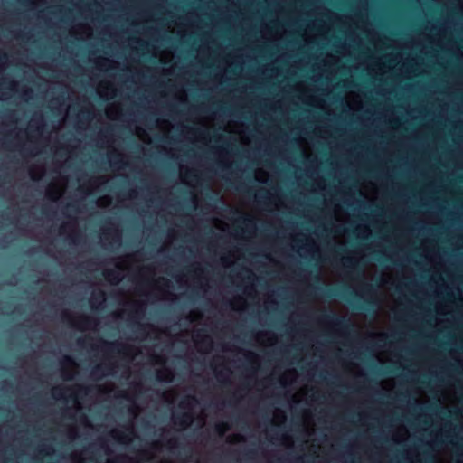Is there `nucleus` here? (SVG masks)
<instances>
[{
	"mask_svg": "<svg viewBox=\"0 0 463 463\" xmlns=\"http://www.w3.org/2000/svg\"><path fill=\"white\" fill-rule=\"evenodd\" d=\"M318 320L321 323L329 324L336 327L339 330L345 331L350 328L349 320L345 317L336 315L334 312H323Z\"/></svg>",
	"mask_w": 463,
	"mask_h": 463,
	"instance_id": "obj_1",
	"label": "nucleus"
},
{
	"mask_svg": "<svg viewBox=\"0 0 463 463\" xmlns=\"http://www.w3.org/2000/svg\"><path fill=\"white\" fill-rule=\"evenodd\" d=\"M103 349L109 354H127L130 349L129 346L123 345L119 342H108L104 339H100Z\"/></svg>",
	"mask_w": 463,
	"mask_h": 463,
	"instance_id": "obj_2",
	"label": "nucleus"
},
{
	"mask_svg": "<svg viewBox=\"0 0 463 463\" xmlns=\"http://www.w3.org/2000/svg\"><path fill=\"white\" fill-rule=\"evenodd\" d=\"M115 365L113 364H98L91 369L90 374L93 377L99 378L101 375L113 374V369Z\"/></svg>",
	"mask_w": 463,
	"mask_h": 463,
	"instance_id": "obj_3",
	"label": "nucleus"
},
{
	"mask_svg": "<svg viewBox=\"0 0 463 463\" xmlns=\"http://www.w3.org/2000/svg\"><path fill=\"white\" fill-rule=\"evenodd\" d=\"M193 419V415L189 412H180L173 415L174 423L183 428L189 426Z\"/></svg>",
	"mask_w": 463,
	"mask_h": 463,
	"instance_id": "obj_4",
	"label": "nucleus"
},
{
	"mask_svg": "<svg viewBox=\"0 0 463 463\" xmlns=\"http://www.w3.org/2000/svg\"><path fill=\"white\" fill-rule=\"evenodd\" d=\"M319 290L321 291L322 295L325 298H342L343 299H345L347 302L351 303V300L345 296V294L336 288L327 287V288H320Z\"/></svg>",
	"mask_w": 463,
	"mask_h": 463,
	"instance_id": "obj_5",
	"label": "nucleus"
},
{
	"mask_svg": "<svg viewBox=\"0 0 463 463\" xmlns=\"http://www.w3.org/2000/svg\"><path fill=\"white\" fill-rule=\"evenodd\" d=\"M97 324V319L84 316L80 318L76 326L79 329L85 330L96 326Z\"/></svg>",
	"mask_w": 463,
	"mask_h": 463,
	"instance_id": "obj_6",
	"label": "nucleus"
},
{
	"mask_svg": "<svg viewBox=\"0 0 463 463\" xmlns=\"http://www.w3.org/2000/svg\"><path fill=\"white\" fill-rule=\"evenodd\" d=\"M105 300H106V294H105V292L102 291V290H99V292H93L92 293V295L90 297V303L91 307L95 308L98 306H99L102 303H104Z\"/></svg>",
	"mask_w": 463,
	"mask_h": 463,
	"instance_id": "obj_7",
	"label": "nucleus"
},
{
	"mask_svg": "<svg viewBox=\"0 0 463 463\" xmlns=\"http://www.w3.org/2000/svg\"><path fill=\"white\" fill-rule=\"evenodd\" d=\"M343 265H344V267L349 269L351 273H355L359 276L362 274L361 269L359 268L357 262L354 261L350 257L344 258Z\"/></svg>",
	"mask_w": 463,
	"mask_h": 463,
	"instance_id": "obj_8",
	"label": "nucleus"
},
{
	"mask_svg": "<svg viewBox=\"0 0 463 463\" xmlns=\"http://www.w3.org/2000/svg\"><path fill=\"white\" fill-rule=\"evenodd\" d=\"M103 275L107 279L110 280L114 284H117L121 280L119 274L113 269L105 270Z\"/></svg>",
	"mask_w": 463,
	"mask_h": 463,
	"instance_id": "obj_9",
	"label": "nucleus"
},
{
	"mask_svg": "<svg viewBox=\"0 0 463 463\" xmlns=\"http://www.w3.org/2000/svg\"><path fill=\"white\" fill-rule=\"evenodd\" d=\"M377 306V302L372 299H364L363 304L354 306L357 309L361 310H371Z\"/></svg>",
	"mask_w": 463,
	"mask_h": 463,
	"instance_id": "obj_10",
	"label": "nucleus"
},
{
	"mask_svg": "<svg viewBox=\"0 0 463 463\" xmlns=\"http://www.w3.org/2000/svg\"><path fill=\"white\" fill-rule=\"evenodd\" d=\"M156 380L159 381V382H163V381L172 382L173 377H172L171 371L165 370L164 372H157V373H156Z\"/></svg>",
	"mask_w": 463,
	"mask_h": 463,
	"instance_id": "obj_11",
	"label": "nucleus"
},
{
	"mask_svg": "<svg viewBox=\"0 0 463 463\" xmlns=\"http://www.w3.org/2000/svg\"><path fill=\"white\" fill-rule=\"evenodd\" d=\"M52 395L56 400H65V389L63 387H54Z\"/></svg>",
	"mask_w": 463,
	"mask_h": 463,
	"instance_id": "obj_12",
	"label": "nucleus"
},
{
	"mask_svg": "<svg viewBox=\"0 0 463 463\" xmlns=\"http://www.w3.org/2000/svg\"><path fill=\"white\" fill-rule=\"evenodd\" d=\"M230 429V426L227 423L222 422L218 423L215 426V431L218 433L219 436H223L226 430Z\"/></svg>",
	"mask_w": 463,
	"mask_h": 463,
	"instance_id": "obj_13",
	"label": "nucleus"
},
{
	"mask_svg": "<svg viewBox=\"0 0 463 463\" xmlns=\"http://www.w3.org/2000/svg\"><path fill=\"white\" fill-rule=\"evenodd\" d=\"M243 224L250 228H255L254 219L249 216H242L240 220Z\"/></svg>",
	"mask_w": 463,
	"mask_h": 463,
	"instance_id": "obj_14",
	"label": "nucleus"
},
{
	"mask_svg": "<svg viewBox=\"0 0 463 463\" xmlns=\"http://www.w3.org/2000/svg\"><path fill=\"white\" fill-rule=\"evenodd\" d=\"M195 401L196 399L194 396H187L184 400L181 402L180 406L184 408L189 407L190 403Z\"/></svg>",
	"mask_w": 463,
	"mask_h": 463,
	"instance_id": "obj_15",
	"label": "nucleus"
},
{
	"mask_svg": "<svg viewBox=\"0 0 463 463\" xmlns=\"http://www.w3.org/2000/svg\"><path fill=\"white\" fill-rule=\"evenodd\" d=\"M364 294L372 295V294L375 293V288L372 284H364Z\"/></svg>",
	"mask_w": 463,
	"mask_h": 463,
	"instance_id": "obj_16",
	"label": "nucleus"
},
{
	"mask_svg": "<svg viewBox=\"0 0 463 463\" xmlns=\"http://www.w3.org/2000/svg\"><path fill=\"white\" fill-rule=\"evenodd\" d=\"M111 163L113 165H118V167H121L123 165H125L120 158V155L118 154L114 156V160Z\"/></svg>",
	"mask_w": 463,
	"mask_h": 463,
	"instance_id": "obj_17",
	"label": "nucleus"
},
{
	"mask_svg": "<svg viewBox=\"0 0 463 463\" xmlns=\"http://www.w3.org/2000/svg\"><path fill=\"white\" fill-rule=\"evenodd\" d=\"M63 363L67 364H75L73 358L69 355L64 356Z\"/></svg>",
	"mask_w": 463,
	"mask_h": 463,
	"instance_id": "obj_18",
	"label": "nucleus"
},
{
	"mask_svg": "<svg viewBox=\"0 0 463 463\" xmlns=\"http://www.w3.org/2000/svg\"><path fill=\"white\" fill-rule=\"evenodd\" d=\"M82 116L84 118H86L87 119H90V116H91V112L90 110H83L82 111Z\"/></svg>",
	"mask_w": 463,
	"mask_h": 463,
	"instance_id": "obj_19",
	"label": "nucleus"
},
{
	"mask_svg": "<svg viewBox=\"0 0 463 463\" xmlns=\"http://www.w3.org/2000/svg\"><path fill=\"white\" fill-rule=\"evenodd\" d=\"M144 330H145V326L140 324V323H138L137 324V331L141 332V333H144Z\"/></svg>",
	"mask_w": 463,
	"mask_h": 463,
	"instance_id": "obj_20",
	"label": "nucleus"
},
{
	"mask_svg": "<svg viewBox=\"0 0 463 463\" xmlns=\"http://www.w3.org/2000/svg\"><path fill=\"white\" fill-rule=\"evenodd\" d=\"M7 60V54L0 52V61H5Z\"/></svg>",
	"mask_w": 463,
	"mask_h": 463,
	"instance_id": "obj_21",
	"label": "nucleus"
},
{
	"mask_svg": "<svg viewBox=\"0 0 463 463\" xmlns=\"http://www.w3.org/2000/svg\"><path fill=\"white\" fill-rule=\"evenodd\" d=\"M168 444H169L171 447H177V446H178V444H177V442H176V440H175V439H170V440L168 441Z\"/></svg>",
	"mask_w": 463,
	"mask_h": 463,
	"instance_id": "obj_22",
	"label": "nucleus"
},
{
	"mask_svg": "<svg viewBox=\"0 0 463 463\" xmlns=\"http://www.w3.org/2000/svg\"><path fill=\"white\" fill-rule=\"evenodd\" d=\"M218 166H219L222 170H227V169L229 168V165H224V164H222V163H219V164H218Z\"/></svg>",
	"mask_w": 463,
	"mask_h": 463,
	"instance_id": "obj_23",
	"label": "nucleus"
},
{
	"mask_svg": "<svg viewBox=\"0 0 463 463\" xmlns=\"http://www.w3.org/2000/svg\"><path fill=\"white\" fill-rule=\"evenodd\" d=\"M68 208H69L70 210L73 211V212H77V210H78V209H77V207H76V205H75L74 203H71V204H69V205H68Z\"/></svg>",
	"mask_w": 463,
	"mask_h": 463,
	"instance_id": "obj_24",
	"label": "nucleus"
},
{
	"mask_svg": "<svg viewBox=\"0 0 463 463\" xmlns=\"http://www.w3.org/2000/svg\"><path fill=\"white\" fill-rule=\"evenodd\" d=\"M80 421H81V422H85V421H87V417H86V415H85V414H81V415L80 416Z\"/></svg>",
	"mask_w": 463,
	"mask_h": 463,
	"instance_id": "obj_25",
	"label": "nucleus"
},
{
	"mask_svg": "<svg viewBox=\"0 0 463 463\" xmlns=\"http://www.w3.org/2000/svg\"><path fill=\"white\" fill-rule=\"evenodd\" d=\"M134 313L139 315V314L143 313V310L138 307L134 309Z\"/></svg>",
	"mask_w": 463,
	"mask_h": 463,
	"instance_id": "obj_26",
	"label": "nucleus"
},
{
	"mask_svg": "<svg viewBox=\"0 0 463 463\" xmlns=\"http://www.w3.org/2000/svg\"><path fill=\"white\" fill-rule=\"evenodd\" d=\"M126 438L125 435L123 434H120L119 437L118 438V440L120 441V442H124V439Z\"/></svg>",
	"mask_w": 463,
	"mask_h": 463,
	"instance_id": "obj_27",
	"label": "nucleus"
},
{
	"mask_svg": "<svg viewBox=\"0 0 463 463\" xmlns=\"http://www.w3.org/2000/svg\"><path fill=\"white\" fill-rule=\"evenodd\" d=\"M62 317H63V319H69V318H70V315H69V313H68V312H64V313L62 314Z\"/></svg>",
	"mask_w": 463,
	"mask_h": 463,
	"instance_id": "obj_28",
	"label": "nucleus"
},
{
	"mask_svg": "<svg viewBox=\"0 0 463 463\" xmlns=\"http://www.w3.org/2000/svg\"><path fill=\"white\" fill-rule=\"evenodd\" d=\"M208 340H209V337H208V336H206V335H204V336H203V337H202V341H201V342H202V343H205V342L210 343Z\"/></svg>",
	"mask_w": 463,
	"mask_h": 463,
	"instance_id": "obj_29",
	"label": "nucleus"
},
{
	"mask_svg": "<svg viewBox=\"0 0 463 463\" xmlns=\"http://www.w3.org/2000/svg\"><path fill=\"white\" fill-rule=\"evenodd\" d=\"M254 453H255V451H254V450H249V451H247V452H246V456L250 458V457L251 455H253Z\"/></svg>",
	"mask_w": 463,
	"mask_h": 463,
	"instance_id": "obj_30",
	"label": "nucleus"
},
{
	"mask_svg": "<svg viewBox=\"0 0 463 463\" xmlns=\"http://www.w3.org/2000/svg\"><path fill=\"white\" fill-rule=\"evenodd\" d=\"M80 391H83L84 392V394H87L88 391H89V388L88 387H81L80 388Z\"/></svg>",
	"mask_w": 463,
	"mask_h": 463,
	"instance_id": "obj_31",
	"label": "nucleus"
},
{
	"mask_svg": "<svg viewBox=\"0 0 463 463\" xmlns=\"http://www.w3.org/2000/svg\"><path fill=\"white\" fill-rule=\"evenodd\" d=\"M256 197L258 199L266 198V194H260L259 195H256Z\"/></svg>",
	"mask_w": 463,
	"mask_h": 463,
	"instance_id": "obj_32",
	"label": "nucleus"
},
{
	"mask_svg": "<svg viewBox=\"0 0 463 463\" xmlns=\"http://www.w3.org/2000/svg\"><path fill=\"white\" fill-rule=\"evenodd\" d=\"M78 345H82L84 344V340L82 338L78 339Z\"/></svg>",
	"mask_w": 463,
	"mask_h": 463,
	"instance_id": "obj_33",
	"label": "nucleus"
},
{
	"mask_svg": "<svg viewBox=\"0 0 463 463\" xmlns=\"http://www.w3.org/2000/svg\"><path fill=\"white\" fill-rule=\"evenodd\" d=\"M354 297H355V300H356V301H360V300H361V298H363L362 296H359V295H357V294H355V295H354Z\"/></svg>",
	"mask_w": 463,
	"mask_h": 463,
	"instance_id": "obj_34",
	"label": "nucleus"
},
{
	"mask_svg": "<svg viewBox=\"0 0 463 463\" xmlns=\"http://www.w3.org/2000/svg\"><path fill=\"white\" fill-rule=\"evenodd\" d=\"M128 196L129 197H134L135 196V191H130L129 194H128Z\"/></svg>",
	"mask_w": 463,
	"mask_h": 463,
	"instance_id": "obj_35",
	"label": "nucleus"
},
{
	"mask_svg": "<svg viewBox=\"0 0 463 463\" xmlns=\"http://www.w3.org/2000/svg\"><path fill=\"white\" fill-rule=\"evenodd\" d=\"M430 409H431V410H435V411H438V410H439V407H438V406H431V407H430Z\"/></svg>",
	"mask_w": 463,
	"mask_h": 463,
	"instance_id": "obj_36",
	"label": "nucleus"
},
{
	"mask_svg": "<svg viewBox=\"0 0 463 463\" xmlns=\"http://www.w3.org/2000/svg\"><path fill=\"white\" fill-rule=\"evenodd\" d=\"M30 93H32V90H25V91H24V94H26V95H27V94H30Z\"/></svg>",
	"mask_w": 463,
	"mask_h": 463,
	"instance_id": "obj_37",
	"label": "nucleus"
},
{
	"mask_svg": "<svg viewBox=\"0 0 463 463\" xmlns=\"http://www.w3.org/2000/svg\"><path fill=\"white\" fill-rule=\"evenodd\" d=\"M43 214H47V208H45V207L43 208Z\"/></svg>",
	"mask_w": 463,
	"mask_h": 463,
	"instance_id": "obj_38",
	"label": "nucleus"
},
{
	"mask_svg": "<svg viewBox=\"0 0 463 463\" xmlns=\"http://www.w3.org/2000/svg\"><path fill=\"white\" fill-rule=\"evenodd\" d=\"M188 175H189V176L195 177V175H193V173H192V172H188Z\"/></svg>",
	"mask_w": 463,
	"mask_h": 463,
	"instance_id": "obj_39",
	"label": "nucleus"
},
{
	"mask_svg": "<svg viewBox=\"0 0 463 463\" xmlns=\"http://www.w3.org/2000/svg\"><path fill=\"white\" fill-rule=\"evenodd\" d=\"M162 280L165 281L166 284H169V281L165 279V278H162Z\"/></svg>",
	"mask_w": 463,
	"mask_h": 463,
	"instance_id": "obj_40",
	"label": "nucleus"
},
{
	"mask_svg": "<svg viewBox=\"0 0 463 463\" xmlns=\"http://www.w3.org/2000/svg\"><path fill=\"white\" fill-rule=\"evenodd\" d=\"M162 280L165 281L166 284H169V281L165 279V278H162Z\"/></svg>",
	"mask_w": 463,
	"mask_h": 463,
	"instance_id": "obj_41",
	"label": "nucleus"
},
{
	"mask_svg": "<svg viewBox=\"0 0 463 463\" xmlns=\"http://www.w3.org/2000/svg\"><path fill=\"white\" fill-rule=\"evenodd\" d=\"M162 280L165 281L166 284H169V281L165 279V278H162Z\"/></svg>",
	"mask_w": 463,
	"mask_h": 463,
	"instance_id": "obj_42",
	"label": "nucleus"
},
{
	"mask_svg": "<svg viewBox=\"0 0 463 463\" xmlns=\"http://www.w3.org/2000/svg\"><path fill=\"white\" fill-rule=\"evenodd\" d=\"M162 280L165 281L166 284H169V281L165 279V278H162Z\"/></svg>",
	"mask_w": 463,
	"mask_h": 463,
	"instance_id": "obj_43",
	"label": "nucleus"
},
{
	"mask_svg": "<svg viewBox=\"0 0 463 463\" xmlns=\"http://www.w3.org/2000/svg\"><path fill=\"white\" fill-rule=\"evenodd\" d=\"M162 280L165 281L166 284H169V281L165 279V278H162Z\"/></svg>",
	"mask_w": 463,
	"mask_h": 463,
	"instance_id": "obj_44",
	"label": "nucleus"
},
{
	"mask_svg": "<svg viewBox=\"0 0 463 463\" xmlns=\"http://www.w3.org/2000/svg\"><path fill=\"white\" fill-rule=\"evenodd\" d=\"M237 189H238L239 191H243V190H244V189H243V186H239Z\"/></svg>",
	"mask_w": 463,
	"mask_h": 463,
	"instance_id": "obj_45",
	"label": "nucleus"
},
{
	"mask_svg": "<svg viewBox=\"0 0 463 463\" xmlns=\"http://www.w3.org/2000/svg\"><path fill=\"white\" fill-rule=\"evenodd\" d=\"M217 376H218V377H222V373H217Z\"/></svg>",
	"mask_w": 463,
	"mask_h": 463,
	"instance_id": "obj_46",
	"label": "nucleus"
},
{
	"mask_svg": "<svg viewBox=\"0 0 463 463\" xmlns=\"http://www.w3.org/2000/svg\"><path fill=\"white\" fill-rule=\"evenodd\" d=\"M109 130H111V128H108V129H106V131H105V132H106V133H109Z\"/></svg>",
	"mask_w": 463,
	"mask_h": 463,
	"instance_id": "obj_47",
	"label": "nucleus"
},
{
	"mask_svg": "<svg viewBox=\"0 0 463 463\" xmlns=\"http://www.w3.org/2000/svg\"><path fill=\"white\" fill-rule=\"evenodd\" d=\"M222 260H223L224 262H226V261H227V259H226V258H222Z\"/></svg>",
	"mask_w": 463,
	"mask_h": 463,
	"instance_id": "obj_48",
	"label": "nucleus"
},
{
	"mask_svg": "<svg viewBox=\"0 0 463 463\" xmlns=\"http://www.w3.org/2000/svg\"><path fill=\"white\" fill-rule=\"evenodd\" d=\"M255 354L253 353H250V356H254Z\"/></svg>",
	"mask_w": 463,
	"mask_h": 463,
	"instance_id": "obj_49",
	"label": "nucleus"
}]
</instances>
